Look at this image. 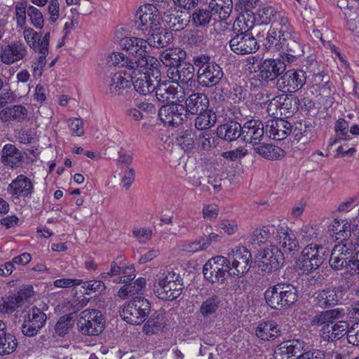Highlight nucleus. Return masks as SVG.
Listing matches in <instances>:
<instances>
[{
  "mask_svg": "<svg viewBox=\"0 0 359 359\" xmlns=\"http://www.w3.org/2000/svg\"><path fill=\"white\" fill-rule=\"evenodd\" d=\"M78 325L83 334L97 336L104 328V320L102 313L95 309H86L81 313Z\"/></svg>",
  "mask_w": 359,
  "mask_h": 359,
  "instance_id": "nucleus-8",
  "label": "nucleus"
},
{
  "mask_svg": "<svg viewBox=\"0 0 359 359\" xmlns=\"http://www.w3.org/2000/svg\"><path fill=\"white\" fill-rule=\"evenodd\" d=\"M28 54L27 46L20 41H12L0 48V61L11 65L24 60Z\"/></svg>",
  "mask_w": 359,
  "mask_h": 359,
  "instance_id": "nucleus-13",
  "label": "nucleus"
},
{
  "mask_svg": "<svg viewBox=\"0 0 359 359\" xmlns=\"http://www.w3.org/2000/svg\"><path fill=\"white\" fill-rule=\"evenodd\" d=\"M177 144L185 151L192 150L196 144V140H194V135L191 130H186L183 132L177 139Z\"/></svg>",
  "mask_w": 359,
  "mask_h": 359,
  "instance_id": "nucleus-54",
  "label": "nucleus"
},
{
  "mask_svg": "<svg viewBox=\"0 0 359 359\" xmlns=\"http://www.w3.org/2000/svg\"><path fill=\"white\" fill-rule=\"evenodd\" d=\"M183 284L180 274L169 269H161L156 275L153 290L163 300H173L182 293Z\"/></svg>",
  "mask_w": 359,
  "mask_h": 359,
  "instance_id": "nucleus-2",
  "label": "nucleus"
},
{
  "mask_svg": "<svg viewBox=\"0 0 359 359\" xmlns=\"http://www.w3.org/2000/svg\"><path fill=\"white\" fill-rule=\"evenodd\" d=\"M34 185L31 180L25 175H19L7 187V192L16 198H26L32 195Z\"/></svg>",
  "mask_w": 359,
  "mask_h": 359,
  "instance_id": "nucleus-21",
  "label": "nucleus"
},
{
  "mask_svg": "<svg viewBox=\"0 0 359 359\" xmlns=\"http://www.w3.org/2000/svg\"><path fill=\"white\" fill-rule=\"evenodd\" d=\"M284 99V95L273 97L267 104L266 111L271 117L277 118L280 116L281 100Z\"/></svg>",
  "mask_w": 359,
  "mask_h": 359,
  "instance_id": "nucleus-62",
  "label": "nucleus"
},
{
  "mask_svg": "<svg viewBox=\"0 0 359 359\" xmlns=\"http://www.w3.org/2000/svg\"><path fill=\"white\" fill-rule=\"evenodd\" d=\"M255 335L262 341H273L280 334L278 324L272 320L259 322L255 331Z\"/></svg>",
  "mask_w": 359,
  "mask_h": 359,
  "instance_id": "nucleus-27",
  "label": "nucleus"
},
{
  "mask_svg": "<svg viewBox=\"0 0 359 359\" xmlns=\"http://www.w3.org/2000/svg\"><path fill=\"white\" fill-rule=\"evenodd\" d=\"M279 25L280 27V29L271 27L268 31L266 41L264 43L266 48L270 49L273 46L278 48L283 46L284 42L287 40L296 41L299 39L298 34L294 31L288 20L285 26L287 31L284 30L283 25Z\"/></svg>",
  "mask_w": 359,
  "mask_h": 359,
  "instance_id": "nucleus-11",
  "label": "nucleus"
},
{
  "mask_svg": "<svg viewBox=\"0 0 359 359\" xmlns=\"http://www.w3.org/2000/svg\"><path fill=\"white\" fill-rule=\"evenodd\" d=\"M325 249L321 245L311 243L306 245L297 262V268L302 273H310L318 269L325 259Z\"/></svg>",
  "mask_w": 359,
  "mask_h": 359,
  "instance_id": "nucleus-4",
  "label": "nucleus"
},
{
  "mask_svg": "<svg viewBox=\"0 0 359 359\" xmlns=\"http://www.w3.org/2000/svg\"><path fill=\"white\" fill-rule=\"evenodd\" d=\"M284 308L293 304L297 299V290L290 284H280Z\"/></svg>",
  "mask_w": 359,
  "mask_h": 359,
  "instance_id": "nucleus-48",
  "label": "nucleus"
},
{
  "mask_svg": "<svg viewBox=\"0 0 359 359\" xmlns=\"http://www.w3.org/2000/svg\"><path fill=\"white\" fill-rule=\"evenodd\" d=\"M104 83L111 94L121 95L131 86V74H127L125 71L111 73L106 79Z\"/></svg>",
  "mask_w": 359,
  "mask_h": 359,
  "instance_id": "nucleus-20",
  "label": "nucleus"
},
{
  "mask_svg": "<svg viewBox=\"0 0 359 359\" xmlns=\"http://www.w3.org/2000/svg\"><path fill=\"white\" fill-rule=\"evenodd\" d=\"M17 347V340L11 334H5L0 339V355H6L13 353Z\"/></svg>",
  "mask_w": 359,
  "mask_h": 359,
  "instance_id": "nucleus-51",
  "label": "nucleus"
},
{
  "mask_svg": "<svg viewBox=\"0 0 359 359\" xmlns=\"http://www.w3.org/2000/svg\"><path fill=\"white\" fill-rule=\"evenodd\" d=\"M21 303L18 297L14 294L9 295L0 304V311L2 313H8L15 311Z\"/></svg>",
  "mask_w": 359,
  "mask_h": 359,
  "instance_id": "nucleus-60",
  "label": "nucleus"
},
{
  "mask_svg": "<svg viewBox=\"0 0 359 359\" xmlns=\"http://www.w3.org/2000/svg\"><path fill=\"white\" fill-rule=\"evenodd\" d=\"M134 268L133 267H125L122 268L117 265L116 262H112L111 264V270L110 272H103L100 274V277L102 279L106 280L109 277H112L116 275H128L130 273H134Z\"/></svg>",
  "mask_w": 359,
  "mask_h": 359,
  "instance_id": "nucleus-57",
  "label": "nucleus"
},
{
  "mask_svg": "<svg viewBox=\"0 0 359 359\" xmlns=\"http://www.w3.org/2000/svg\"><path fill=\"white\" fill-rule=\"evenodd\" d=\"M155 91L156 97L161 102H182L185 97L184 90L179 83L170 80L158 81Z\"/></svg>",
  "mask_w": 359,
  "mask_h": 359,
  "instance_id": "nucleus-9",
  "label": "nucleus"
},
{
  "mask_svg": "<svg viewBox=\"0 0 359 359\" xmlns=\"http://www.w3.org/2000/svg\"><path fill=\"white\" fill-rule=\"evenodd\" d=\"M166 325V320L162 312L154 313L143 327L147 334H154L162 332Z\"/></svg>",
  "mask_w": 359,
  "mask_h": 359,
  "instance_id": "nucleus-37",
  "label": "nucleus"
},
{
  "mask_svg": "<svg viewBox=\"0 0 359 359\" xmlns=\"http://www.w3.org/2000/svg\"><path fill=\"white\" fill-rule=\"evenodd\" d=\"M259 267L262 271L269 273L280 269L284 262L281 250L273 245L265 248L260 253Z\"/></svg>",
  "mask_w": 359,
  "mask_h": 359,
  "instance_id": "nucleus-14",
  "label": "nucleus"
},
{
  "mask_svg": "<svg viewBox=\"0 0 359 359\" xmlns=\"http://www.w3.org/2000/svg\"><path fill=\"white\" fill-rule=\"evenodd\" d=\"M251 253L245 248H238L229 253L228 259L231 262L233 276L241 277L251 266Z\"/></svg>",
  "mask_w": 359,
  "mask_h": 359,
  "instance_id": "nucleus-15",
  "label": "nucleus"
},
{
  "mask_svg": "<svg viewBox=\"0 0 359 359\" xmlns=\"http://www.w3.org/2000/svg\"><path fill=\"white\" fill-rule=\"evenodd\" d=\"M203 273L210 283H224L232 276L230 261L221 255L212 257L203 265Z\"/></svg>",
  "mask_w": 359,
  "mask_h": 359,
  "instance_id": "nucleus-3",
  "label": "nucleus"
},
{
  "mask_svg": "<svg viewBox=\"0 0 359 359\" xmlns=\"http://www.w3.org/2000/svg\"><path fill=\"white\" fill-rule=\"evenodd\" d=\"M277 231V226L273 224L257 228L250 237L251 244L255 247L265 243Z\"/></svg>",
  "mask_w": 359,
  "mask_h": 359,
  "instance_id": "nucleus-35",
  "label": "nucleus"
},
{
  "mask_svg": "<svg viewBox=\"0 0 359 359\" xmlns=\"http://www.w3.org/2000/svg\"><path fill=\"white\" fill-rule=\"evenodd\" d=\"M22 36L32 50L37 52L41 48L42 42H46V48H49L50 34L46 32L41 39L39 34L33 28L29 27H23Z\"/></svg>",
  "mask_w": 359,
  "mask_h": 359,
  "instance_id": "nucleus-29",
  "label": "nucleus"
},
{
  "mask_svg": "<svg viewBox=\"0 0 359 359\" xmlns=\"http://www.w3.org/2000/svg\"><path fill=\"white\" fill-rule=\"evenodd\" d=\"M348 128V122L344 118H339L335 124L337 137L333 142H330V144H335L339 140H348L349 138Z\"/></svg>",
  "mask_w": 359,
  "mask_h": 359,
  "instance_id": "nucleus-58",
  "label": "nucleus"
},
{
  "mask_svg": "<svg viewBox=\"0 0 359 359\" xmlns=\"http://www.w3.org/2000/svg\"><path fill=\"white\" fill-rule=\"evenodd\" d=\"M275 238L285 252H296L299 249V243L294 234L286 226H277Z\"/></svg>",
  "mask_w": 359,
  "mask_h": 359,
  "instance_id": "nucleus-24",
  "label": "nucleus"
},
{
  "mask_svg": "<svg viewBox=\"0 0 359 359\" xmlns=\"http://www.w3.org/2000/svg\"><path fill=\"white\" fill-rule=\"evenodd\" d=\"M194 67H196L198 69L197 75L205 68H208L209 65L213 64L214 62L211 60L210 56L205 54H200L195 55L193 58Z\"/></svg>",
  "mask_w": 359,
  "mask_h": 359,
  "instance_id": "nucleus-63",
  "label": "nucleus"
},
{
  "mask_svg": "<svg viewBox=\"0 0 359 359\" xmlns=\"http://www.w3.org/2000/svg\"><path fill=\"white\" fill-rule=\"evenodd\" d=\"M255 24V17L248 13H240L233 25V29L236 34H250Z\"/></svg>",
  "mask_w": 359,
  "mask_h": 359,
  "instance_id": "nucleus-38",
  "label": "nucleus"
},
{
  "mask_svg": "<svg viewBox=\"0 0 359 359\" xmlns=\"http://www.w3.org/2000/svg\"><path fill=\"white\" fill-rule=\"evenodd\" d=\"M333 231L337 235V239H345L352 235L351 222H346L342 225L339 222H336L333 225Z\"/></svg>",
  "mask_w": 359,
  "mask_h": 359,
  "instance_id": "nucleus-61",
  "label": "nucleus"
},
{
  "mask_svg": "<svg viewBox=\"0 0 359 359\" xmlns=\"http://www.w3.org/2000/svg\"><path fill=\"white\" fill-rule=\"evenodd\" d=\"M255 151L264 158L275 161L285 156V151L280 147L270 144H262L255 147Z\"/></svg>",
  "mask_w": 359,
  "mask_h": 359,
  "instance_id": "nucleus-41",
  "label": "nucleus"
},
{
  "mask_svg": "<svg viewBox=\"0 0 359 359\" xmlns=\"http://www.w3.org/2000/svg\"><path fill=\"white\" fill-rule=\"evenodd\" d=\"M209 247V241L207 239H202V238L191 241L185 242L182 245L183 251L190 253H195L203 250Z\"/></svg>",
  "mask_w": 359,
  "mask_h": 359,
  "instance_id": "nucleus-55",
  "label": "nucleus"
},
{
  "mask_svg": "<svg viewBox=\"0 0 359 359\" xmlns=\"http://www.w3.org/2000/svg\"><path fill=\"white\" fill-rule=\"evenodd\" d=\"M265 127L259 120L248 121L243 126L242 136L246 142L256 144L264 136Z\"/></svg>",
  "mask_w": 359,
  "mask_h": 359,
  "instance_id": "nucleus-23",
  "label": "nucleus"
},
{
  "mask_svg": "<svg viewBox=\"0 0 359 359\" xmlns=\"http://www.w3.org/2000/svg\"><path fill=\"white\" fill-rule=\"evenodd\" d=\"M159 75L158 67L156 69H144L137 67L131 74L132 84L136 92L140 95H146L156 89L155 82Z\"/></svg>",
  "mask_w": 359,
  "mask_h": 359,
  "instance_id": "nucleus-6",
  "label": "nucleus"
},
{
  "mask_svg": "<svg viewBox=\"0 0 359 359\" xmlns=\"http://www.w3.org/2000/svg\"><path fill=\"white\" fill-rule=\"evenodd\" d=\"M343 297L342 290L339 288H327L319 291L315 297L317 305L321 308L336 305Z\"/></svg>",
  "mask_w": 359,
  "mask_h": 359,
  "instance_id": "nucleus-28",
  "label": "nucleus"
},
{
  "mask_svg": "<svg viewBox=\"0 0 359 359\" xmlns=\"http://www.w3.org/2000/svg\"><path fill=\"white\" fill-rule=\"evenodd\" d=\"M220 304L219 297L217 295H212L203 301L200 307V313L207 318L216 313Z\"/></svg>",
  "mask_w": 359,
  "mask_h": 359,
  "instance_id": "nucleus-46",
  "label": "nucleus"
},
{
  "mask_svg": "<svg viewBox=\"0 0 359 359\" xmlns=\"http://www.w3.org/2000/svg\"><path fill=\"white\" fill-rule=\"evenodd\" d=\"M224 74L222 69L214 62L202 70L201 72L197 75L198 81L202 86L212 87L217 85Z\"/></svg>",
  "mask_w": 359,
  "mask_h": 359,
  "instance_id": "nucleus-26",
  "label": "nucleus"
},
{
  "mask_svg": "<svg viewBox=\"0 0 359 359\" xmlns=\"http://www.w3.org/2000/svg\"><path fill=\"white\" fill-rule=\"evenodd\" d=\"M178 67V79L182 83H187L191 81L194 76V67L193 65L189 63L179 65Z\"/></svg>",
  "mask_w": 359,
  "mask_h": 359,
  "instance_id": "nucleus-59",
  "label": "nucleus"
},
{
  "mask_svg": "<svg viewBox=\"0 0 359 359\" xmlns=\"http://www.w3.org/2000/svg\"><path fill=\"white\" fill-rule=\"evenodd\" d=\"M121 48L134 57L133 62L140 68L156 69L159 64L156 57L151 55V48L147 39L135 36L123 37L119 40Z\"/></svg>",
  "mask_w": 359,
  "mask_h": 359,
  "instance_id": "nucleus-1",
  "label": "nucleus"
},
{
  "mask_svg": "<svg viewBox=\"0 0 359 359\" xmlns=\"http://www.w3.org/2000/svg\"><path fill=\"white\" fill-rule=\"evenodd\" d=\"M291 123L283 118H271L266 122L265 133L269 138L282 140L290 133Z\"/></svg>",
  "mask_w": 359,
  "mask_h": 359,
  "instance_id": "nucleus-22",
  "label": "nucleus"
},
{
  "mask_svg": "<svg viewBox=\"0 0 359 359\" xmlns=\"http://www.w3.org/2000/svg\"><path fill=\"white\" fill-rule=\"evenodd\" d=\"M162 23L171 31L183 29L188 25L187 14L179 10H169L162 17Z\"/></svg>",
  "mask_w": 359,
  "mask_h": 359,
  "instance_id": "nucleus-25",
  "label": "nucleus"
},
{
  "mask_svg": "<svg viewBox=\"0 0 359 359\" xmlns=\"http://www.w3.org/2000/svg\"><path fill=\"white\" fill-rule=\"evenodd\" d=\"M347 251L346 245H336L332 250L330 258V265L335 270H340L346 266L347 262Z\"/></svg>",
  "mask_w": 359,
  "mask_h": 359,
  "instance_id": "nucleus-36",
  "label": "nucleus"
},
{
  "mask_svg": "<svg viewBox=\"0 0 359 359\" xmlns=\"http://www.w3.org/2000/svg\"><path fill=\"white\" fill-rule=\"evenodd\" d=\"M206 4L212 14L217 19L226 20L232 12V0H206Z\"/></svg>",
  "mask_w": 359,
  "mask_h": 359,
  "instance_id": "nucleus-30",
  "label": "nucleus"
},
{
  "mask_svg": "<svg viewBox=\"0 0 359 359\" xmlns=\"http://www.w3.org/2000/svg\"><path fill=\"white\" fill-rule=\"evenodd\" d=\"M299 236L305 241H310L317 238L320 234L319 227L316 225H303L299 230Z\"/></svg>",
  "mask_w": 359,
  "mask_h": 359,
  "instance_id": "nucleus-56",
  "label": "nucleus"
},
{
  "mask_svg": "<svg viewBox=\"0 0 359 359\" xmlns=\"http://www.w3.org/2000/svg\"><path fill=\"white\" fill-rule=\"evenodd\" d=\"M216 120L215 113L212 110L208 109L199 113L195 121V126L200 130H207L215 126Z\"/></svg>",
  "mask_w": 359,
  "mask_h": 359,
  "instance_id": "nucleus-43",
  "label": "nucleus"
},
{
  "mask_svg": "<svg viewBox=\"0 0 359 359\" xmlns=\"http://www.w3.org/2000/svg\"><path fill=\"white\" fill-rule=\"evenodd\" d=\"M306 81V72L302 69H289L276 80V88L285 93H292L300 90Z\"/></svg>",
  "mask_w": 359,
  "mask_h": 359,
  "instance_id": "nucleus-10",
  "label": "nucleus"
},
{
  "mask_svg": "<svg viewBox=\"0 0 359 359\" xmlns=\"http://www.w3.org/2000/svg\"><path fill=\"white\" fill-rule=\"evenodd\" d=\"M231 50L238 55L255 53L259 48L257 39L250 34H236L229 41Z\"/></svg>",
  "mask_w": 359,
  "mask_h": 359,
  "instance_id": "nucleus-17",
  "label": "nucleus"
},
{
  "mask_svg": "<svg viewBox=\"0 0 359 359\" xmlns=\"http://www.w3.org/2000/svg\"><path fill=\"white\" fill-rule=\"evenodd\" d=\"M212 18L217 20L209 8L197 10L192 15L193 22L196 26H205L210 22Z\"/></svg>",
  "mask_w": 359,
  "mask_h": 359,
  "instance_id": "nucleus-50",
  "label": "nucleus"
},
{
  "mask_svg": "<svg viewBox=\"0 0 359 359\" xmlns=\"http://www.w3.org/2000/svg\"><path fill=\"white\" fill-rule=\"evenodd\" d=\"M150 303L143 297H137L123 308L121 316L132 325L143 323L150 312Z\"/></svg>",
  "mask_w": 359,
  "mask_h": 359,
  "instance_id": "nucleus-7",
  "label": "nucleus"
},
{
  "mask_svg": "<svg viewBox=\"0 0 359 359\" xmlns=\"http://www.w3.org/2000/svg\"><path fill=\"white\" fill-rule=\"evenodd\" d=\"M162 20L158 9L152 4L141 6L136 13L137 29L144 33L161 30Z\"/></svg>",
  "mask_w": 359,
  "mask_h": 359,
  "instance_id": "nucleus-5",
  "label": "nucleus"
},
{
  "mask_svg": "<svg viewBox=\"0 0 359 359\" xmlns=\"http://www.w3.org/2000/svg\"><path fill=\"white\" fill-rule=\"evenodd\" d=\"M282 345H285V348H287L286 351L288 352V355L293 359L294 357H298L301 355L302 351L305 347V342L299 339H293L287 341L281 342Z\"/></svg>",
  "mask_w": 359,
  "mask_h": 359,
  "instance_id": "nucleus-47",
  "label": "nucleus"
},
{
  "mask_svg": "<svg viewBox=\"0 0 359 359\" xmlns=\"http://www.w3.org/2000/svg\"><path fill=\"white\" fill-rule=\"evenodd\" d=\"M47 11L49 14V22L51 23L55 22L60 16V5L58 0H50Z\"/></svg>",
  "mask_w": 359,
  "mask_h": 359,
  "instance_id": "nucleus-64",
  "label": "nucleus"
},
{
  "mask_svg": "<svg viewBox=\"0 0 359 359\" xmlns=\"http://www.w3.org/2000/svg\"><path fill=\"white\" fill-rule=\"evenodd\" d=\"M109 62L114 66L118 67H126L128 69L134 70L137 69V63L133 62V59L129 58L123 53L114 52L109 55Z\"/></svg>",
  "mask_w": 359,
  "mask_h": 359,
  "instance_id": "nucleus-44",
  "label": "nucleus"
},
{
  "mask_svg": "<svg viewBox=\"0 0 359 359\" xmlns=\"http://www.w3.org/2000/svg\"><path fill=\"white\" fill-rule=\"evenodd\" d=\"M160 119L168 126H178L187 118V111L182 104L170 103L162 106L158 111Z\"/></svg>",
  "mask_w": 359,
  "mask_h": 359,
  "instance_id": "nucleus-18",
  "label": "nucleus"
},
{
  "mask_svg": "<svg viewBox=\"0 0 359 359\" xmlns=\"http://www.w3.org/2000/svg\"><path fill=\"white\" fill-rule=\"evenodd\" d=\"M299 100L296 97H288L284 95L281 100L280 116L285 118L291 117L299 109Z\"/></svg>",
  "mask_w": 359,
  "mask_h": 359,
  "instance_id": "nucleus-45",
  "label": "nucleus"
},
{
  "mask_svg": "<svg viewBox=\"0 0 359 359\" xmlns=\"http://www.w3.org/2000/svg\"><path fill=\"white\" fill-rule=\"evenodd\" d=\"M27 15L30 24L36 29H42L44 25V18L42 12L36 7L29 5Z\"/></svg>",
  "mask_w": 359,
  "mask_h": 359,
  "instance_id": "nucleus-52",
  "label": "nucleus"
},
{
  "mask_svg": "<svg viewBox=\"0 0 359 359\" xmlns=\"http://www.w3.org/2000/svg\"><path fill=\"white\" fill-rule=\"evenodd\" d=\"M243 127L236 121L221 125L217 128V134L219 137L228 141H233L242 135Z\"/></svg>",
  "mask_w": 359,
  "mask_h": 359,
  "instance_id": "nucleus-39",
  "label": "nucleus"
},
{
  "mask_svg": "<svg viewBox=\"0 0 359 359\" xmlns=\"http://www.w3.org/2000/svg\"><path fill=\"white\" fill-rule=\"evenodd\" d=\"M264 298L266 304L271 308L274 309H284L280 284L269 287L264 292Z\"/></svg>",
  "mask_w": 359,
  "mask_h": 359,
  "instance_id": "nucleus-40",
  "label": "nucleus"
},
{
  "mask_svg": "<svg viewBox=\"0 0 359 359\" xmlns=\"http://www.w3.org/2000/svg\"><path fill=\"white\" fill-rule=\"evenodd\" d=\"M186 57V53L180 48H168L163 50L160 60L166 67H177L180 61Z\"/></svg>",
  "mask_w": 359,
  "mask_h": 359,
  "instance_id": "nucleus-34",
  "label": "nucleus"
},
{
  "mask_svg": "<svg viewBox=\"0 0 359 359\" xmlns=\"http://www.w3.org/2000/svg\"><path fill=\"white\" fill-rule=\"evenodd\" d=\"M163 29L161 27V30L151 31L148 32V37L147 41L151 49L154 48H163L165 46L168 40L166 39V34H163Z\"/></svg>",
  "mask_w": 359,
  "mask_h": 359,
  "instance_id": "nucleus-49",
  "label": "nucleus"
},
{
  "mask_svg": "<svg viewBox=\"0 0 359 359\" xmlns=\"http://www.w3.org/2000/svg\"><path fill=\"white\" fill-rule=\"evenodd\" d=\"M286 69L280 59H265L259 67V76L269 82L278 79Z\"/></svg>",
  "mask_w": 359,
  "mask_h": 359,
  "instance_id": "nucleus-19",
  "label": "nucleus"
},
{
  "mask_svg": "<svg viewBox=\"0 0 359 359\" xmlns=\"http://www.w3.org/2000/svg\"><path fill=\"white\" fill-rule=\"evenodd\" d=\"M46 315L36 307L32 308L24 317L22 332L27 337L35 336L44 326Z\"/></svg>",
  "mask_w": 359,
  "mask_h": 359,
  "instance_id": "nucleus-16",
  "label": "nucleus"
},
{
  "mask_svg": "<svg viewBox=\"0 0 359 359\" xmlns=\"http://www.w3.org/2000/svg\"><path fill=\"white\" fill-rule=\"evenodd\" d=\"M254 17L256 25H262L270 23L273 25L275 22H278V25H283L284 30H286L285 26L288 18L283 11L278 10L274 6L268 4L261 6L257 9Z\"/></svg>",
  "mask_w": 359,
  "mask_h": 359,
  "instance_id": "nucleus-12",
  "label": "nucleus"
},
{
  "mask_svg": "<svg viewBox=\"0 0 359 359\" xmlns=\"http://www.w3.org/2000/svg\"><path fill=\"white\" fill-rule=\"evenodd\" d=\"M36 53L39 55L34 57L31 62V71L35 79L41 77L46 66V57L49 54V48H46L45 41L42 42L41 48Z\"/></svg>",
  "mask_w": 359,
  "mask_h": 359,
  "instance_id": "nucleus-32",
  "label": "nucleus"
},
{
  "mask_svg": "<svg viewBox=\"0 0 359 359\" xmlns=\"http://www.w3.org/2000/svg\"><path fill=\"white\" fill-rule=\"evenodd\" d=\"M208 97L203 93H196L190 95L186 100L185 110L191 114H196L208 110Z\"/></svg>",
  "mask_w": 359,
  "mask_h": 359,
  "instance_id": "nucleus-31",
  "label": "nucleus"
},
{
  "mask_svg": "<svg viewBox=\"0 0 359 359\" xmlns=\"http://www.w3.org/2000/svg\"><path fill=\"white\" fill-rule=\"evenodd\" d=\"M146 280L144 278H139L135 281L132 280L125 283L118 292V296L125 299L128 296H133L139 293L145 286Z\"/></svg>",
  "mask_w": 359,
  "mask_h": 359,
  "instance_id": "nucleus-42",
  "label": "nucleus"
},
{
  "mask_svg": "<svg viewBox=\"0 0 359 359\" xmlns=\"http://www.w3.org/2000/svg\"><path fill=\"white\" fill-rule=\"evenodd\" d=\"M23 159L22 152L17 147L11 144H6L4 146L1 154V161L7 166L12 168L20 165Z\"/></svg>",
  "mask_w": 359,
  "mask_h": 359,
  "instance_id": "nucleus-33",
  "label": "nucleus"
},
{
  "mask_svg": "<svg viewBox=\"0 0 359 359\" xmlns=\"http://www.w3.org/2000/svg\"><path fill=\"white\" fill-rule=\"evenodd\" d=\"M27 11L28 6L26 1L16 4L15 6V15L18 27L20 28L26 27Z\"/></svg>",
  "mask_w": 359,
  "mask_h": 359,
  "instance_id": "nucleus-53",
  "label": "nucleus"
}]
</instances>
